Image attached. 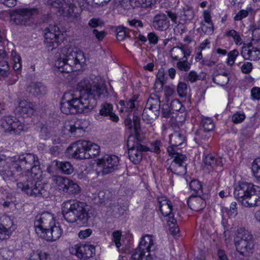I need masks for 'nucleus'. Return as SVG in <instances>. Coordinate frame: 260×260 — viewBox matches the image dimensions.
Here are the masks:
<instances>
[{
  "label": "nucleus",
  "instance_id": "obj_56",
  "mask_svg": "<svg viewBox=\"0 0 260 260\" xmlns=\"http://www.w3.org/2000/svg\"><path fill=\"white\" fill-rule=\"evenodd\" d=\"M245 118V115L244 113L237 112L232 116V121L234 123H239L242 122Z\"/></svg>",
  "mask_w": 260,
  "mask_h": 260
},
{
  "label": "nucleus",
  "instance_id": "obj_48",
  "mask_svg": "<svg viewBox=\"0 0 260 260\" xmlns=\"http://www.w3.org/2000/svg\"><path fill=\"white\" fill-rule=\"evenodd\" d=\"M252 170L257 180L260 182V157L253 161Z\"/></svg>",
  "mask_w": 260,
  "mask_h": 260
},
{
  "label": "nucleus",
  "instance_id": "obj_45",
  "mask_svg": "<svg viewBox=\"0 0 260 260\" xmlns=\"http://www.w3.org/2000/svg\"><path fill=\"white\" fill-rule=\"evenodd\" d=\"M169 226V231L174 236L177 235L179 231V227L176 224V220L174 218L166 219Z\"/></svg>",
  "mask_w": 260,
  "mask_h": 260
},
{
  "label": "nucleus",
  "instance_id": "obj_63",
  "mask_svg": "<svg viewBox=\"0 0 260 260\" xmlns=\"http://www.w3.org/2000/svg\"><path fill=\"white\" fill-rule=\"evenodd\" d=\"M104 24L103 21L98 18H93L89 20L88 22V25L94 28L99 26H101Z\"/></svg>",
  "mask_w": 260,
  "mask_h": 260
},
{
  "label": "nucleus",
  "instance_id": "obj_44",
  "mask_svg": "<svg viewBox=\"0 0 260 260\" xmlns=\"http://www.w3.org/2000/svg\"><path fill=\"white\" fill-rule=\"evenodd\" d=\"M49 255L44 252L37 250L30 254L29 260H48Z\"/></svg>",
  "mask_w": 260,
  "mask_h": 260
},
{
  "label": "nucleus",
  "instance_id": "obj_9",
  "mask_svg": "<svg viewBox=\"0 0 260 260\" xmlns=\"http://www.w3.org/2000/svg\"><path fill=\"white\" fill-rule=\"evenodd\" d=\"M88 122L85 120H67L64 123L63 131L65 134L78 138L84 134Z\"/></svg>",
  "mask_w": 260,
  "mask_h": 260
},
{
  "label": "nucleus",
  "instance_id": "obj_14",
  "mask_svg": "<svg viewBox=\"0 0 260 260\" xmlns=\"http://www.w3.org/2000/svg\"><path fill=\"white\" fill-rule=\"evenodd\" d=\"M187 157L184 155H179L176 158H174L170 166L167 168L173 174L177 175H183L186 173Z\"/></svg>",
  "mask_w": 260,
  "mask_h": 260
},
{
  "label": "nucleus",
  "instance_id": "obj_16",
  "mask_svg": "<svg viewBox=\"0 0 260 260\" xmlns=\"http://www.w3.org/2000/svg\"><path fill=\"white\" fill-rule=\"evenodd\" d=\"M37 105L35 103L26 100L21 101L16 110L23 117H29L36 111Z\"/></svg>",
  "mask_w": 260,
  "mask_h": 260
},
{
  "label": "nucleus",
  "instance_id": "obj_21",
  "mask_svg": "<svg viewBox=\"0 0 260 260\" xmlns=\"http://www.w3.org/2000/svg\"><path fill=\"white\" fill-rule=\"evenodd\" d=\"M241 54L245 59L257 60L260 59V50L250 43L242 48Z\"/></svg>",
  "mask_w": 260,
  "mask_h": 260
},
{
  "label": "nucleus",
  "instance_id": "obj_6",
  "mask_svg": "<svg viewBox=\"0 0 260 260\" xmlns=\"http://www.w3.org/2000/svg\"><path fill=\"white\" fill-rule=\"evenodd\" d=\"M17 188L26 194L32 197H48L49 192L46 186L38 183L37 181L29 178L25 182L17 183Z\"/></svg>",
  "mask_w": 260,
  "mask_h": 260
},
{
  "label": "nucleus",
  "instance_id": "obj_61",
  "mask_svg": "<svg viewBox=\"0 0 260 260\" xmlns=\"http://www.w3.org/2000/svg\"><path fill=\"white\" fill-rule=\"evenodd\" d=\"M177 147H175V146H172L171 145L167 148V151L170 156H171L174 157V158H176L177 156L179 155H182L180 153L177 151V149H175Z\"/></svg>",
  "mask_w": 260,
  "mask_h": 260
},
{
  "label": "nucleus",
  "instance_id": "obj_38",
  "mask_svg": "<svg viewBox=\"0 0 260 260\" xmlns=\"http://www.w3.org/2000/svg\"><path fill=\"white\" fill-rule=\"evenodd\" d=\"M24 126V124L15 117V120H13V122L12 124L10 134H19L23 131Z\"/></svg>",
  "mask_w": 260,
  "mask_h": 260
},
{
  "label": "nucleus",
  "instance_id": "obj_55",
  "mask_svg": "<svg viewBox=\"0 0 260 260\" xmlns=\"http://www.w3.org/2000/svg\"><path fill=\"white\" fill-rule=\"evenodd\" d=\"M189 187L194 192H202V186L201 182L197 180H193L189 183Z\"/></svg>",
  "mask_w": 260,
  "mask_h": 260
},
{
  "label": "nucleus",
  "instance_id": "obj_59",
  "mask_svg": "<svg viewBox=\"0 0 260 260\" xmlns=\"http://www.w3.org/2000/svg\"><path fill=\"white\" fill-rule=\"evenodd\" d=\"M121 237V233L119 231H115L113 233V241L114 242L116 246L119 248L121 246L120 243V239Z\"/></svg>",
  "mask_w": 260,
  "mask_h": 260
},
{
  "label": "nucleus",
  "instance_id": "obj_36",
  "mask_svg": "<svg viewBox=\"0 0 260 260\" xmlns=\"http://www.w3.org/2000/svg\"><path fill=\"white\" fill-rule=\"evenodd\" d=\"M13 120H15V117L11 116L3 117L0 120V124L4 131L10 133Z\"/></svg>",
  "mask_w": 260,
  "mask_h": 260
},
{
  "label": "nucleus",
  "instance_id": "obj_22",
  "mask_svg": "<svg viewBox=\"0 0 260 260\" xmlns=\"http://www.w3.org/2000/svg\"><path fill=\"white\" fill-rule=\"evenodd\" d=\"M87 145V141H77L74 144L73 147H75L76 149L73 153L72 156L75 158L87 159L86 155Z\"/></svg>",
  "mask_w": 260,
  "mask_h": 260
},
{
  "label": "nucleus",
  "instance_id": "obj_18",
  "mask_svg": "<svg viewBox=\"0 0 260 260\" xmlns=\"http://www.w3.org/2000/svg\"><path fill=\"white\" fill-rule=\"evenodd\" d=\"M152 26L156 30L165 31L170 26V22L166 15L159 13L155 15L152 21Z\"/></svg>",
  "mask_w": 260,
  "mask_h": 260
},
{
  "label": "nucleus",
  "instance_id": "obj_10",
  "mask_svg": "<svg viewBox=\"0 0 260 260\" xmlns=\"http://www.w3.org/2000/svg\"><path fill=\"white\" fill-rule=\"evenodd\" d=\"M136 136L130 135L127 139V145L128 149L129 158L134 164H139L142 158V151H147L146 147L136 143L134 144Z\"/></svg>",
  "mask_w": 260,
  "mask_h": 260
},
{
  "label": "nucleus",
  "instance_id": "obj_2",
  "mask_svg": "<svg viewBox=\"0 0 260 260\" xmlns=\"http://www.w3.org/2000/svg\"><path fill=\"white\" fill-rule=\"evenodd\" d=\"M39 166L38 156L32 153H23L12 157L0 154V168H3L0 170V175L5 180L15 178Z\"/></svg>",
  "mask_w": 260,
  "mask_h": 260
},
{
  "label": "nucleus",
  "instance_id": "obj_3",
  "mask_svg": "<svg viewBox=\"0 0 260 260\" xmlns=\"http://www.w3.org/2000/svg\"><path fill=\"white\" fill-rule=\"evenodd\" d=\"M85 61L84 53L76 48L68 46L62 48L55 62V66L61 73H69L76 70V68Z\"/></svg>",
  "mask_w": 260,
  "mask_h": 260
},
{
  "label": "nucleus",
  "instance_id": "obj_47",
  "mask_svg": "<svg viewBox=\"0 0 260 260\" xmlns=\"http://www.w3.org/2000/svg\"><path fill=\"white\" fill-rule=\"evenodd\" d=\"M10 74V67L6 60L0 61V76L7 77Z\"/></svg>",
  "mask_w": 260,
  "mask_h": 260
},
{
  "label": "nucleus",
  "instance_id": "obj_37",
  "mask_svg": "<svg viewBox=\"0 0 260 260\" xmlns=\"http://www.w3.org/2000/svg\"><path fill=\"white\" fill-rule=\"evenodd\" d=\"M236 241H253L252 235L249 231L243 228L238 230L237 237Z\"/></svg>",
  "mask_w": 260,
  "mask_h": 260
},
{
  "label": "nucleus",
  "instance_id": "obj_7",
  "mask_svg": "<svg viewBox=\"0 0 260 260\" xmlns=\"http://www.w3.org/2000/svg\"><path fill=\"white\" fill-rule=\"evenodd\" d=\"M154 239L150 235H145L141 239L139 248L131 256L133 260H152L151 251L155 249Z\"/></svg>",
  "mask_w": 260,
  "mask_h": 260
},
{
  "label": "nucleus",
  "instance_id": "obj_57",
  "mask_svg": "<svg viewBox=\"0 0 260 260\" xmlns=\"http://www.w3.org/2000/svg\"><path fill=\"white\" fill-rule=\"evenodd\" d=\"M161 145V142L159 141H155L150 143L149 148H147L149 149L151 151L154 152L155 153H159L160 151V147Z\"/></svg>",
  "mask_w": 260,
  "mask_h": 260
},
{
  "label": "nucleus",
  "instance_id": "obj_29",
  "mask_svg": "<svg viewBox=\"0 0 260 260\" xmlns=\"http://www.w3.org/2000/svg\"><path fill=\"white\" fill-rule=\"evenodd\" d=\"M221 157H215L211 154H208L204 158V162L207 166L210 167L212 169L218 166H221L223 163Z\"/></svg>",
  "mask_w": 260,
  "mask_h": 260
},
{
  "label": "nucleus",
  "instance_id": "obj_13",
  "mask_svg": "<svg viewBox=\"0 0 260 260\" xmlns=\"http://www.w3.org/2000/svg\"><path fill=\"white\" fill-rule=\"evenodd\" d=\"M71 254L78 258L85 259L92 257L95 253V247L92 245L78 244L71 247L70 249Z\"/></svg>",
  "mask_w": 260,
  "mask_h": 260
},
{
  "label": "nucleus",
  "instance_id": "obj_23",
  "mask_svg": "<svg viewBox=\"0 0 260 260\" xmlns=\"http://www.w3.org/2000/svg\"><path fill=\"white\" fill-rule=\"evenodd\" d=\"M235 245L237 250L243 256H249L253 252V241H236Z\"/></svg>",
  "mask_w": 260,
  "mask_h": 260
},
{
  "label": "nucleus",
  "instance_id": "obj_51",
  "mask_svg": "<svg viewBox=\"0 0 260 260\" xmlns=\"http://www.w3.org/2000/svg\"><path fill=\"white\" fill-rule=\"evenodd\" d=\"M238 55L239 52L236 49L229 52L228 54V58L226 61L227 64L230 66H232L235 63V61Z\"/></svg>",
  "mask_w": 260,
  "mask_h": 260
},
{
  "label": "nucleus",
  "instance_id": "obj_60",
  "mask_svg": "<svg viewBox=\"0 0 260 260\" xmlns=\"http://www.w3.org/2000/svg\"><path fill=\"white\" fill-rule=\"evenodd\" d=\"M98 197L101 203H104L110 199V192L109 191H101L98 194Z\"/></svg>",
  "mask_w": 260,
  "mask_h": 260
},
{
  "label": "nucleus",
  "instance_id": "obj_32",
  "mask_svg": "<svg viewBox=\"0 0 260 260\" xmlns=\"http://www.w3.org/2000/svg\"><path fill=\"white\" fill-rule=\"evenodd\" d=\"M212 81L216 84L223 87L226 85L229 81V74L224 72L216 74L212 78Z\"/></svg>",
  "mask_w": 260,
  "mask_h": 260
},
{
  "label": "nucleus",
  "instance_id": "obj_54",
  "mask_svg": "<svg viewBox=\"0 0 260 260\" xmlns=\"http://www.w3.org/2000/svg\"><path fill=\"white\" fill-rule=\"evenodd\" d=\"M182 107L181 102L178 100H174L172 101L170 106V111L171 113L179 111Z\"/></svg>",
  "mask_w": 260,
  "mask_h": 260
},
{
  "label": "nucleus",
  "instance_id": "obj_53",
  "mask_svg": "<svg viewBox=\"0 0 260 260\" xmlns=\"http://www.w3.org/2000/svg\"><path fill=\"white\" fill-rule=\"evenodd\" d=\"M201 28L205 34L211 35L214 31V26L213 23H207L205 24L204 22L200 23Z\"/></svg>",
  "mask_w": 260,
  "mask_h": 260
},
{
  "label": "nucleus",
  "instance_id": "obj_33",
  "mask_svg": "<svg viewBox=\"0 0 260 260\" xmlns=\"http://www.w3.org/2000/svg\"><path fill=\"white\" fill-rule=\"evenodd\" d=\"M159 112H155L147 108H144L142 113V119L148 123H151L159 116Z\"/></svg>",
  "mask_w": 260,
  "mask_h": 260
},
{
  "label": "nucleus",
  "instance_id": "obj_52",
  "mask_svg": "<svg viewBox=\"0 0 260 260\" xmlns=\"http://www.w3.org/2000/svg\"><path fill=\"white\" fill-rule=\"evenodd\" d=\"M177 91L179 96L183 98L187 95V84L183 82H179Z\"/></svg>",
  "mask_w": 260,
  "mask_h": 260
},
{
  "label": "nucleus",
  "instance_id": "obj_50",
  "mask_svg": "<svg viewBox=\"0 0 260 260\" xmlns=\"http://www.w3.org/2000/svg\"><path fill=\"white\" fill-rule=\"evenodd\" d=\"M225 35L228 37H232L234 42L237 45H241L242 43V39L238 32L234 29L226 31Z\"/></svg>",
  "mask_w": 260,
  "mask_h": 260
},
{
  "label": "nucleus",
  "instance_id": "obj_39",
  "mask_svg": "<svg viewBox=\"0 0 260 260\" xmlns=\"http://www.w3.org/2000/svg\"><path fill=\"white\" fill-rule=\"evenodd\" d=\"M13 225V221L11 219L10 216L3 215L1 218L0 226L4 228L7 231H11L12 233V230L11 228Z\"/></svg>",
  "mask_w": 260,
  "mask_h": 260
},
{
  "label": "nucleus",
  "instance_id": "obj_20",
  "mask_svg": "<svg viewBox=\"0 0 260 260\" xmlns=\"http://www.w3.org/2000/svg\"><path fill=\"white\" fill-rule=\"evenodd\" d=\"M159 204V209L162 215L166 217V219H169L174 217L172 205L170 201L168 200L165 197H161L158 198Z\"/></svg>",
  "mask_w": 260,
  "mask_h": 260
},
{
  "label": "nucleus",
  "instance_id": "obj_34",
  "mask_svg": "<svg viewBox=\"0 0 260 260\" xmlns=\"http://www.w3.org/2000/svg\"><path fill=\"white\" fill-rule=\"evenodd\" d=\"M87 145L86 150L87 159L94 157L99 154L100 147L99 145L90 141H88Z\"/></svg>",
  "mask_w": 260,
  "mask_h": 260
},
{
  "label": "nucleus",
  "instance_id": "obj_49",
  "mask_svg": "<svg viewBox=\"0 0 260 260\" xmlns=\"http://www.w3.org/2000/svg\"><path fill=\"white\" fill-rule=\"evenodd\" d=\"M252 12L253 9L251 7L247 8L246 10H241L236 15L234 19L235 21H240L247 17L249 14H251Z\"/></svg>",
  "mask_w": 260,
  "mask_h": 260
},
{
  "label": "nucleus",
  "instance_id": "obj_26",
  "mask_svg": "<svg viewBox=\"0 0 260 260\" xmlns=\"http://www.w3.org/2000/svg\"><path fill=\"white\" fill-rule=\"evenodd\" d=\"M55 186L60 192L66 193L67 190V186L70 182V179L60 176H54L52 178Z\"/></svg>",
  "mask_w": 260,
  "mask_h": 260
},
{
  "label": "nucleus",
  "instance_id": "obj_28",
  "mask_svg": "<svg viewBox=\"0 0 260 260\" xmlns=\"http://www.w3.org/2000/svg\"><path fill=\"white\" fill-rule=\"evenodd\" d=\"M113 106L111 104L105 103L101 105L100 114L104 116H109L110 119L113 122H117L119 120L117 115L112 112Z\"/></svg>",
  "mask_w": 260,
  "mask_h": 260
},
{
  "label": "nucleus",
  "instance_id": "obj_46",
  "mask_svg": "<svg viewBox=\"0 0 260 260\" xmlns=\"http://www.w3.org/2000/svg\"><path fill=\"white\" fill-rule=\"evenodd\" d=\"M176 67L181 71L187 72L190 70L191 63L187 60V58L184 59L183 60L181 59L178 60L176 63Z\"/></svg>",
  "mask_w": 260,
  "mask_h": 260
},
{
  "label": "nucleus",
  "instance_id": "obj_27",
  "mask_svg": "<svg viewBox=\"0 0 260 260\" xmlns=\"http://www.w3.org/2000/svg\"><path fill=\"white\" fill-rule=\"evenodd\" d=\"M59 12L67 17H77L79 15V9L72 4L64 3Z\"/></svg>",
  "mask_w": 260,
  "mask_h": 260
},
{
  "label": "nucleus",
  "instance_id": "obj_15",
  "mask_svg": "<svg viewBox=\"0 0 260 260\" xmlns=\"http://www.w3.org/2000/svg\"><path fill=\"white\" fill-rule=\"evenodd\" d=\"M170 54L172 60L175 61L182 58H188L191 54V51L187 45L180 43L179 45L173 47L171 49Z\"/></svg>",
  "mask_w": 260,
  "mask_h": 260
},
{
  "label": "nucleus",
  "instance_id": "obj_19",
  "mask_svg": "<svg viewBox=\"0 0 260 260\" xmlns=\"http://www.w3.org/2000/svg\"><path fill=\"white\" fill-rule=\"evenodd\" d=\"M62 36V34L61 32L60 34H51L49 32H44V42L49 50H52L58 47L62 40L60 39Z\"/></svg>",
  "mask_w": 260,
  "mask_h": 260
},
{
  "label": "nucleus",
  "instance_id": "obj_31",
  "mask_svg": "<svg viewBox=\"0 0 260 260\" xmlns=\"http://www.w3.org/2000/svg\"><path fill=\"white\" fill-rule=\"evenodd\" d=\"M145 108L149 109L155 112H159L160 100L156 95H153L149 97L146 103Z\"/></svg>",
  "mask_w": 260,
  "mask_h": 260
},
{
  "label": "nucleus",
  "instance_id": "obj_30",
  "mask_svg": "<svg viewBox=\"0 0 260 260\" xmlns=\"http://www.w3.org/2000/svg\"><path fill=\"white\" fill-rule=\"evenodd\" d=\"M169 142L171 145L178 147L183 145L185 142V137L180 132H175L170 136Z\"/></svg>",
  "mask_w": 260,
  "mask_h": 260
},
{
  "label": "nucleus",
  "instance_id": "obj_64",
  "mask_svg": "<svg viewBox=\"0 0 260 260\" xmlns=\"http://www.w3.org/2000/svg\"><path fill=\"white\" fill-rule=\"evenodd\" d=\"M252 99L254 100L260 99V88L254 87L251 90Z\"/></svg>",
  "mask_w": 260,
  "mask_h": 260
},
{
  "label": "nucleus",
  "instance_id": "obj_35",
  "mask_svg": "<svg viewBox=\"0 0 260 260\" xmlns=\"http://www.w3.org/2000/svg\"><path fill=\"white\" fill-rule=\"evenodd\" d=\"M125 3H128L133 8L143 7L148 8L152 4L153 0H124Z\"/></svg>",
  "mask_w": 260,
  "mask_h": 260
},
{
  "label": "nucleus",
  "instance_id": "obj_41",
  "mask_svg": "<svg viewBox=\"0 0 260 260\" xmlns=\"http://www.w3.org/2000/svg\"><path fill=\"white\" fill-rule=\"evenodd\" d=\"M12 59L14 62L13 69L18 71L21 68V58L20 56L15 50L11 52Z\"/></svg>",
  "mask_w": 260,
  "mask_h": 260
},
{
  "label": "nucleus",
  "instance_id": "obj_24",
  "mask_svg": "<svg viewBox=\"0 0 260 260\" xmlns=\"http://www.w3.org/2000/svg\"><path fill=\"white\" fill-rule=\"evenodd\" d=\"M187 204L191 209L199 211L206 207V202L202 197L194 196L189 197L187 201Z\"/></svg>",
  "mask_w": 260,
  "mask_h": 260
},
{
  "label": "nucleus",
  "instance_id": "obj_58",
  "mask_svg": "<svg viewBox=\"0 0 260 260\" xmlns=\"http://www.w3.org/2000/svg\"><path fill=\"white\" fill-rule=\"evenodd\" d=\"M199 75L194 71H190L185 77V80L191 83H193L197 81Z\"/></svg>",
  "mask_w": 260,
  "mask_h": 260
},
{
  "label": "nucleus",
  "instance_id": "obj_62",
  "mask_svg": "<svg viewBox=\"0 0 260 260\" xmlns=\"http://www.w3.org/2000/svg\"><path fill=\"white\" fill-rule=\"evenodd\" d=\"M253 68L252 64L249 62H245L241 67V70L243 73L249 74Z\"/></svg>",
  "mask_w": 260,
  "mask_h": 260
},
{
  "label": "nucleus",
  "instance_id": "obj_17",
  "mask_svg": "<svg viewBox=\"0 0 260 260\" xmlns=\"http://www.w3.org/2000/svg\"><path fill=\"white\" fill-rule=\"evenodd\" d=\"M62 230L58 223L55 222L40 237L47 241H54L58 240L62 235Z\"/></svg>",
  "mask_w": 260,
  "mask_h": 260
},
{
  "label": "nucleus",
  "instance_id": "obj_25",
  "mask_svg": "<svg viewBox=\"0 0 260 260\" xmlns=\"http://www.w3.org/2000/svg\"><path fill=\"white\" fill-rule=\"evenodd\" d=\"M26 90L35 96L43 95L46 93V87L40 82H31L27 86Z\"/></svg>",
  "mask_w": 260,
  "mask_h": 260
},
{
  "label": "nucleus",
  "instance_id": "obj_43",
  "mask_svg": "<svg viewBox=\"0 0 260 260\" xmlns=\"http://www.w3.org/2000/svg\"><path fill=\"white\" fill-rule=\"evenodd\" d=\"M68 190L66 193L76 194L80 192L81 189L79 186L73 180L70 179V182L67 186Z\"/></svg>",
  "mask_w": 260,
  "mask_h": 260
},
{
  "label": "nucleus",
  "instance_id": "obj_1",
  "mask_svg": "<svg viewBox=\"0 0 260 260\" xmlns=\"http://www.w3.org/2000/svg\"><path fill=\"white\" fill-rule=\"evenodd\" d=\"M81 95L78 98L61 101L60 110L65 114L87 113L96 105V100L108 95L104 84H97L91 78H86L78 84Z\"/></svg>",
  "mask_w": 260,
  "mask_h": 260
},
{
  "label": "nucleus",
  "instance_id": "obj_5",
  "mask_svg": "<svg viewBox=\"0 0 260 260\" xmlns=\"http://www.w3.org/2000/svg\"><path fill=\"white\" fill-rule=\"evenodd\" d=\"M234 196L242 205L252 207L258 206L260 201V187L251 183H242L235 189Z\"/></svg>",
  "mask_w": 260,
  "mask_h": 260
},
{
  "label": "nucleus",
  "instance_id": "obj_4",
  "mask_svg": "<svg viewBox=\"0 0 260 260\" xmlns=\"http://www.w3.org/2000/svg\"><path fill=\"white\" fill-rule=\"evenodd\" d=\"M86 207V203L76 200L64 201L62 205V212L64 219L68 222H76L78 225L87 224L89 215Z\"/></svg>",
  "mask_w": 260,
  "mask_h": 260
},
{
  "label": "nucleus",
  "instance_id": "obj_40",
  "mask_svg": "<svg viewBox=\"0 0 260 260\" xmlns=\"http://www.w3.org/2000/svg\"><path fill=\"white\" fill-rule=\"evenodd\" d=\"M201 124L205 132H209L214 127L212 119L209 117H203L202 119Z\"/></svg>",
  "mask_w": 260,
  "mask_h": 260
},
{
  "label": "nucleus",
  "instance_id": "obj_42",
  "mask_svg": "<svg viewBox=\"0 0 260 260\" xmlns=\"http://www.w3.org/2000/svg\"><path fill=\"white\" fill-rule=\"evenodd\" d=\"M59 169L62 173L66 174H71L73 172L74 169L71 164L68 161L60 162L57 163Z\"/></svg>",
  "mask_w": 260,
  "mask_h": 260
},
{
  "label": "nucleus",
  "instance_id": "obj_12",
  "mask_svg": "<svg viewBox=\"0 0 260 260\" xmlns=\"http://www.w3.org/2000/svg\"><path fill=\"white\" fill-rule=\"evenodd\" d=\"M97 164L102 174L106 175L112 173L118 168L119 159L115 155H106L99 159Z\"/></svg>",
  "mask_w": 260,
  "mask_h": 260
},
{
  "label": "nucleus",
  "instance_id": "obj_11",
  "mask_svg": "<svg viewBox=\"0 0 260 260\" xmlns=\"http://www.w3.org/2000/svg\"><path fill=\"white\" fill-rule=\"evenodd\" d=\"M54 222V217L50 213L45 212L37 215L34 221L36 234L40 237Z\"/></svg>",
  "mask_w": 260,
  "mask_h": 260
},
{
  "label": "nucleus",
  "instance_id": "obj_8",
  "mask_svg": "<svg viewBox=\"0 0 260 260\" xmlns=\"http://www.w3.org/2000/svg\"><path fill=\"white\" fill-rule=\"evenodd\" d=\"M38 13V10L32 8H19L14 10L12 17L18 25H29L33 17Z\"/></svg>",
  "mask_w": 260,
  "mask_h": 260
}]
</instances>
